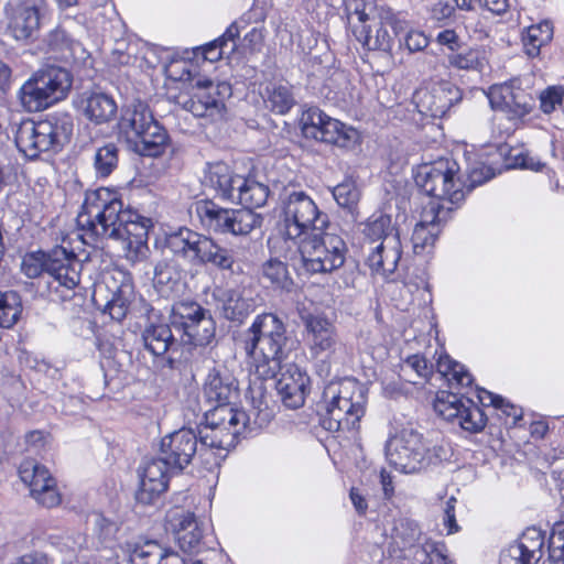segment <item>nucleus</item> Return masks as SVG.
I'll use <instances>...</instances> for the list:
<instances>
[{
	"label": "nucleus",
	"instance_id": "nucleus-1",
	"mask_svg": "<svg viewBox=\"0 0 564 564\" xmlns=\"http://www.w3.org/2000/svg\"><path fill=\"white\" fill-rule=\"evenodd\" d=\"M86 243L111 239L120 241L129 260H143L149 250L152 220L127 207L118 194L107 187L87 191L76 218Z\"/></svg>",
	"mask_w": 564,
	"mask_h": 564
},
{
	"label": "nucleus",
	"instance_id": "nucleus-2",
	"mask_svg": "<svg viewBox=\"0 0 564 564\" xmlns=\"http://www.w3.org/2000/svg\"><path fill=\"white\" fill-rule=\"evenodd\" d=\"M286 341L284 323L275 314L264 313L258 315L245 333L243 349L252 359L259 378H273L281 370L275 382L278 394L285 406L299 409L305 402L310 377L295 364L281 368Z\"/></svg>",
	"mask_w": 564,
	"mask_h": 564
},
{
	"label": "nucleus",
	"instance_id": "nucleus-3",
	"mask_svg": "<svg viewBox=\"0 0 564 564\" xmlns=\"http://www.w3.org/2000/svg\"><path fill=\"white\" fill-rule=\"evenodd\" d=\"M367 389L352 378L328 383L318 404L319 423L329 432L350 431L365 414Z\"/></svg>",
	"mask_w": 564,
	"mask_h": 564
},
{
	"label": "nucleus",
	"instance_id": "nucleus-4",
	"mask_svg": "<svg viewBox=\"0 0 564 564\" xmlns=\"http://www.w3.org/2000/svg\"><path fill=\"white\" fill-rule=\"evenodd\" d=\"M389 464L404 474H413L437 465L447 457V449L441 443L424 438L412 423L395 429L386 444Z\"/></svg>",
	"mask_w": 564,
	"mask_h": 564
},
{
	"label": "nucleus",
	"instance_id": "nucleus-5",
	"mask_svg": "<svg viewBox=\"0 0 564 564\" xmlns=\"http://www.w3.org/2000/svg\"><path fill=\"white\" fill-rule=\"evenodd\" d=\"M272 413L269 409L254 406L250 413L232 406V402L215 403L206 415V426L199 430L202 447L225 448L234 438L247 429L264 426L270 422Z\"/></svg>",
	"mask_w": 564,
	"mask_h": 564
},
{
	"label": "nucleus",
	"instance_id": "nucleus-6",
	"mask_svg": "<svg viewBox=\"0 0 564 564\" xmlns=\"http://www.w3.org/2000/svg\"><path fill=\"white\" fill-rule=\"evenodd\" d=\"M73 131V117L66 112H58L40 121H21L17 127L14 141L19 151L33 160L42 152L62 150L69 142Z\"/></svg>",
	"mask_w": 564,
	"mask_h": 564
},
{
	"label": "nucleus",
	"instance_id": "nucleus-7",
	"mask_svg": "<svg viewBox=\"0 0 564 564\" xmlns=\"http://www.w3.org/2000/svg\"><path fill=\"white\" fill-rule=\"evenodd\" d=\"M118 129L119 134L143 156L160 155L169 141L167 131L142 101H135L123 109Z\"/></svg>",
	"mask_w": 564,
	"mask_h": 564
},
{
	"label": "nucleus",
	"instance_id": "nucleus-8",
	"mask_svg": "<svg viewBox=\"0 0 564 564\" xmlns=\"http://www.w3.org/2000/svg\"><path fill=\"white\" fill-rule=\"evenodd\" d=\"M329 227L328 215L304 191H293L281 198V235L286 241L296 245Z\"/></svg>",
	"mask_w": 564,
	"mask_h": 564
},
{
	"label": "nucleus",
	"instance_id": "nucleus-9",
	"mask_svg": "<svg viewBox=\"0 0 564 564\" xmlns=\"http://www.w3.org/2000/svg\"><path fill=\"white\" fill-rule=\"evenodd\" d=\"M194 212L200 226L214 234L247 236L261 227L263 217L249 209L224 208L212 199H199Z\"/></svg>",
	"mask_w": 564,
	"mask_h": 564
},
{
	"label": "nucleus",
	"instance_id": "nucleus-10",
	"mask_svg": "<svg viewBox=\"0 0 564 564\" xmlns=\"http://www.w3.org/2000/svg\"><path fill=\"white\" fill-rule=\"evenodd\" d=\"M304 269L310 273H330L341 268L348 252L345 240L328 229L318 230L296 243Z\"/></svg>",
	"mask_w": 564,
	"mask_h": 564
},
{
	"label": "nucleus",
	"instance_id": "nucleus-11",
	"mask_svg": "<svg viewBox=\"0 0 564 564\" xmlns=\"http://www.w3.org/2000/svg\"><path fill=\"white\" fill-rule=\"evenodd\" d=\"M458 171L455 161L441 159L421 166L415 175V183L423 193L435 198L434 202L457 204L465 198V184L458 176Z\"/></svg>",
	"mask_w": 564,
	"mask_h": 564
},
{
	"label": "nucleus",
	"instance_id": "nucleus-12",
	"mask_svg": "<svg viewBox=\"0 0 564 564\" xmlns=\"http://www.w3.org/2000/svg\"><path fill=\"white\" fill-rule=\"evenodd\" d=\"M171 326L181 334L185 345L205 347L216 335V323L208 310L194 301H180L173 304L170 315Z\"/></svg>",
	"mask_w": 564,
	"mask_h": 564
},
{
	"label": "nucleus",
	"instance_id": "nucleus-13",
	"mask_svg": "<svg viewBox=\"0 0 564 564\" xmlns=\"http://www.w3.org/2000/svg\"><path fill=\"white\" fill-rule=\"evenodd\" d=\"M304 341L313 359L332 361L343 348L336 325L323 313H301Z\"/></svg>",
	"mask_w": 564,
	"mask_h": 564
},
{
	"label": "nucleus",
	"instance_id": "nucleus-14",
	"mask_svg": "<svg viewBox=\"0 0 564 564\" xmlns=\"http://www.w3.org/2000/svg\"><path fill=\"white\" fill-rule=\"evenodd\" d=\"M83 262L73 250L56 246L46 254V274L52 292L58 293L62 300L70 297L80 282Z\"/></svg>",
	"mask_w": 564,
	"mask_h": 564
},
{
	"label": "nucleus",
	"instance_id": "nucleus-15",
	"mask_svg": "<svg viewBox=\"0 0 564 564\" xmlns=\"http://www.w3.org/2000/svg\"><path fill=\"white\" fill-rule=\"evenodd\" d=\"M435 412L445 421L457 424L469 433L482 431L488 416L471 399L458 393L442 391L434 402Z\"/></svg>",
	"mask_w": 564,
	"mask_h": 564
},
{
	"label": "nucleus",
	"instance_id": "nucleus-16",
	"mask_svg": "<svg viewBox=\"0 0 564 564\" xmlns=\"http://www.w3.org/2000/svg\"><path fill=\"white\" fill-rule=\"evenodd\" d=\"M167 529L174 535L180 549L187 554H198L206 550V528L194 512L175 507L166 513Z\"/></svg>",
	"mask_w": 564,
	"mask_h": 564
},
{
	"label": "nucleus",
	"instance_id": "nucleus-17",
	"mask_svg": "<svg viewBox=\"0 0 564 564\" xmlns=\"http://www.w3.org/2000/svg\"><path fill=\"white\" fill-rule=\"evenodd\" d=\"M193 93L185 101L184 108L195 117H214L220 115L225 99L231 96V86L227 82H213L207 78L192 79Z\"/></svg>",
	"mask_w": 564,
	"mask_h": 564
},
{
	"label": "nucleus",
	"instance_id": "nucleus-18",
	"mask_svg": "<svg viewBox=\"0 0 564 564\" xmlns=\"http://www.w3.org/2000/svg\"><path fill=\"white\" fill-rule=\"evenodd\" d=\"M21 480L29 486L31 496L43 507L53 508L61 503L56 480L50 470L34 459H24L19 468Z\"/></svg>",
	"mask_w": 564,
	"mask_h": 564
},
{
	"label": "nucleus",
	"instance_id": "nucleus-19",
	"mask_svg": "<svg viewBox=\"0 0 564 564\" xmlns=\"http://www.w3.org/2000/svg\"><path fill=\"white\" fill-rule=\"evenodd\" d=\"M489 104L509 119H519L529 115L534 107L532 95L514 83L494 85L488 91Z\"/></svg>",
	"mask_w": 564,
	"mask_h": 564
},
{
	"label": "nucleus",
	"instance_id": "nucleus-20",
	"mask_svg": "<svg viewBox=\"0 0 564 564\" xmlns=\"http://www.w3.org/2000/svg\"><path fill=\"white\" fill-rule=\"evenodd\" d=\"M43 0H13L8 9V31L18 41L33 40L40 31Z\"/></svg>",
	"mask_w": 564,
	"mask_h": 564
},
{
	"label": "nucleus",
	"instance_id": "nucleus-21",
	"mask_svg": "<svg viewBox=\"0 0 564 564\" xmlns=\"http://www.w3.org/2000/svg\"><path fill=\"white\" fill-rule=\"evenodd\" d=\"M199 435L192 429L183 427L161 440L162 457L170 464V468L183 470L188 466L198 452Z\"/></svg>",
	"mask_w": 564,
	"mask_h": 564
},
{
	"label": "nucleus",
	"instance_id": "nucleus-22",
	"mask_svg": "<svg viewBox=\"0 0 564 564\" xmlns=\"http://www.w3.org/2000/svg\"><path fill=\"white\" fill-rule=\"evenodd\" d=\"M451 209L449 206L437 202L427 204L423 210L422 220L415 225L412 232L411 241L414 253L421 254L434 246L441 232L440 224L446 220Z\"/></svg>",
	"mask_w": 564,
	"mask_h": 564
},
{
	"label": "nucleus",
	"instance_id": "nucleus-23",
	"mask_svg": "<svg viewBox=\"0 0 564 564\" xmlns=\"http://www.w3.org/2000/svg\"><path fill=\"white\" fill-rule=\"evenodd\" d=\"M209 239L208 236L182 227L166 236L165 246L177 259L192 267H200Z\"/></svg>",
	"mask_w": 564,
	"mask_h": 564
},
{
	"label": "nucleus",
	"instance_id": "nucleus-24",
	"mask_svg": "<svg viewBox=\"0 0 564 564\" xmlns=\"http://www.w3.org/2000/svg\"><path fill=\"white\" fill-rule=\"evenodd\" d=\"M170 464L163 458H151L140 470V487L135 499L142 505H152L169 486Z\"/></svg>",
	"mask_w": 564,
	"mask_h": 564
},
{
	"label": "nucleus",
	"instance_id": "nucleus-25",
	"mask_svg": "<svg viewBox=\"0 0 564 564\" xmlns=\"http://www.w3.org/2000/svg\"><path fill=\"white\" fill-rule=\"evenodd\" d=\"M460 89L451 82H440L430 89L416 93L420 111L433 118H443L453 106L462 100Z\"/></svg>",
	"mask_w": 564,
	"mask_h": 564
},
{
	"label": "nucleus",
	"instance_id": "nucleus-26",
	"mask_svg": "<svg viewBox=\"0 0 564 564\" xmlns=\"http://www.w3.org/2000/svg\"><path fill=\"white\" fill-rule=\"evenodd\" d=\"M74 102L85 118L95 124L108 123L117 116V102L102 91H85Z\"/></svg>",
	"mask_w": 564,
	"mask_h": 564
},
{
	"label": "nucleus",
	"instance_id": "nucleus-27",
	"mask_svg": "<svg viewBox=\"0 0 564 564\" xmlns=\"http://www.w3.org/2000/svg\"><path fill=\"white\" fill-rule=\"evenodd\" d=\"M241 176L224 162L207 163L202 184L213 189L219 198L230 202L235 198L234 194L238 186L236 181L241 178Z\"/></svg>",
	"mask_w": 564,
	"mask_h": 564
},
{
	"label": "nucleus",
	"instance_id": "nucleus-28",
	"mask_svg": "<svg viewBox=\"0 0 564 564\" xmlns=\"http://www.w3.org/2000/svg\"><path fill=\"white\" fill-rule=\"evenodd\" d=\"M204 393L210 403L232 402L238 397V381L226 367L215 366L205 379Z\"/></svg>",
	"mask_w": 564,
	"mask_h": 564
},
{
	"label": "nucleus",
	"instance_id": "nucleus-29",
	"mask_svg": "<svg viewBox=\"0 0 564 564\" xmlns=\"http://www.w3.org/2000/svg\"><path fill=\"white\" fill-rule=\"evenodd\" d=\"M401 241L399 236H388L386 242L370 247L367 263L375 273L388 275L397 270L401 259Z\"/></svg>",
	"mask_w": 564,
	"mask_h": 564
},
{
	"label": "nucleus",
	"instance_id": "nucleus-30",
	"mask_svg": "<svg viewBox=\"0 0 564 564\" xmlns=\"http://www.w3.org/2000/svg\"><path fill=\"white\" fill-rule=\"evenodd\" d=\"M153 285L163 297L178 294L183 286V270L174 259H163L154 267Z\"/></svg>",
	"mask_w": 564,
	"mask_h": 564
},
{
	"label": "nucleus",
	"instance_id": "nucleus-31",
	"mask_svg": "<svg viewBox=\"0 0 564 564\" xmlns=\"http://www.w3.org/2000/svg\"><path fill=\"white\" fill-rule=\"evenodd\" d=\"M55 102L65 99L73 85L72 74L64 67L47 65L34 73Z\"/></svg>",
	"mask_w": 564,
	"mask_h": 564
},
{
	"label": "nucleus",
	"instance_id": "nucleus-32",
	"mask_svg": "<svg viewBox=\"0 0 564 564\" xmlns=\"http://www.w3.org/2000/svg\"><path fill=\"white\" fill-rule=\"evenodd\" d=\"M236 182L238 186L230 203L242 205V209L251 212L265 205L270 194L268 185L245 176L237 178Z\"/></svg>",
	"mask_w": 564,
	"mask_h": 564
},
{
	"label": "nucleus",
	"instance_id": "nucleus-33",
	"mask_svg": "<svg viewBox=\"0 0 564 564\" xmlns=\"http://www.w3.org/2000/svg\"><path fill=\"white\" fill-rule=\"evenodd\" d=\"M217 308L231 322L241 323L251 312V305L237 290L216 289L213 293Z\"/></svg>",
	"mask_w": 564,
	"mask_h": 564
},
{
	"label": "nucleus",
	"instance_id": "nucleus-34",
	"mask_svg": "<svg viewBox=\"0 0 564 564\" xmlns=\"http://www.w3.org/2000/svg\"><path fill=\"white\" fill-rule=\"evenodd\" d=\"M261 96L265 108L275 115L284 116L296 105L293 87L289 83H268Z\"/></svg>",
	"mask_w": 564,
	"mask_h": 564
},
{
	"label": "nucleus",
	"instance_id": "nucleus-35",
	"mask_svg": "<svg viewBox=\"0 0 564 564\" xmlns=\"http://www.w3.org/2000/svg\"><path fill=\"white\" fill-rule=\"evenodd\" d=\"M19 99L29 112H37L56 104L33 74L20 88Z\"/></svg>",
	"mask_w": 564,
	"mask_h": 564
},
{
	"label": "nucleus",
	"instance_id": "nucleus-36",
	"mask_svg": "<svg viewBox=\"0 0 564 564\" xmlns=\"http://www.w3.org/2000/svg\"><path fill=\"white\" fill-rule=\"evenodd\" d=\"M171 324H150L142 332L144 348L154 356H163L175 346Z\"/></svg>",
	"mask_w": 564,
	"mask_h": 564
},
{
	"label": "nucleus",
	"instance_id": "nucleus-37",
	"mask_svg": "<svg viewBox=\"0 0 564 564\" xmlns=\"http://www.w3.org/2000/svg\"><path fill=\"white\" fill-rule=\"evenodd\" d=\"M239 33L237 23H231L221 36L202 47L204 59L214 63L224 55H231L237 48L236 40Z\"/></svg>",
	"mask_w": 564,
	"mask_h": 564
},
{
	"label": "nucleus",
	"instance_id": "nucleus-38",
	"mask_svg": "<svg viewBox=\"0 0 564 564\" xmlns=\"http://www.w3.org/2000/svg\"><path fill=\"white\" fill-rule=\"evenodd\" d=\"M553 39V25L550 21H542L530 25L522 35L524 53L533 58L540 55L541 48Z\"/></svg>",
	"mask_w": 564,
	"mask_h": 564
},
{
	"label": "nucleus",
	"instance_id": "nucleus-39",
	"mask_svg": "<svg viewBox=\"0 0 564 564\" xmlns=\"http://www.w3.org/2000/svg\"><path fill=\"white\" fill-rule=\"evenodd\" d=\"M357 138L358 132L354 128L347 127L339 120L327 116L326 124L322 131L319 141L340 148H348L356 143Z\"/></svg>",
	"mask_w": 564,
	"mask_h": 564
},
{
	"label": "nucleus",
	"instance_id": "nucleus-40",
	"mask_svg": "<svg viewBox=\"0 0 564 564\" xmlns=\"http://www.w3.org/2000/svg\"><path fill=\"white\" fill-rule=\"evenodd\" d=\"M120 274L122 275V281L120 285L112 290V296L107 301L104 310L112 319L118 322H121L126 317L130 306V295L132 293L130 279L121 272Z\"/></svg>",
	"mask_w": 564,
	"mask_h": 564
},
{
	"label": "nucleus",
	"instance_id": "nucleus-41",
	"mask_svg": "<svg viewBox=\"0 0 564 564\" xmlns=\"http://www.w3.org/2000/svg\"><path fill=\"white\" fill-rule=\"evenodd\" d=\"M235 263L236 259L234 250L219 245L215 239L210 237L206 247V251L203 254L200 267L209 265L220 271L234 272Z\"/></svg>",
	"mask_w": 564,
	"mask_h": 564
},
{
	"label": "nucleus",
	"instance_id": "nucleus-42",
	"mask_svg": "<svg viewBox=\"0 0 564 564\" xmlns=\"http://www.w3.org/2000/svg\"><path fill=\"white\" fill-rule=\"evenodd\" d=\"M478 399L484 406H492L495 410L500 411L506 416L505 424L509 426H517L522 420L523 411L521 408L508 402L501 395L495 394L485 389L478 390Z\"/></svg>",
	"mask_w": 564,
	"mask_h": 564
},
{
	"label": "nucleus",
	"instance_id": "nucleus-43",
	"mask_svg": "<svg viewBox=\"0 0 564 564\" xmlns=\"http://www.w3.org/2000/svg\"><path fill=\"white\" fill-rule=\"evenodd\" d=\"M364 237L370 245L380 241L386 242L388 236H399L398 229L392 224L391 216L380 214L372 215L362 228Z\"/></svg>",
	"mask_w": 564,
	"mask_h": 564
},
{
	"label": "nucleus",
	"instance_id": "nucleus-44",
	"mask_svg": "<svg viewBox=\"0 0 564 564\" xmlns=\"http://www.w3.org/2000/svg\"><path fill=\"white\" fill-rule=\"evenodd\" d=\"M392 540L400 550H410L421 543V528L414 520L400 519L394 525Z\"/></svg>",
	"mask_w": 564,
	"mask_h": 564
},
{
	"label": "nucleus",
	"instance_id": "nucleus-45",
	"mask_svg": "<svg viewBox=\"0 0 564 564\" xmlns=\"http://www.w3.org/2000/svg\"><path fill=\"white\" fill-rule=\"evenodd\" d=\"M22 313V302L15 291H0V328L13 327Z\"/></svg>",
	"mask_w": 564,
	"mask_h": 564
},
{
	"label": "nucleus",
	"instance_id": "nucleus-46",
	"mask_svg": "<svg viewBox=\"0 0 564 564\" xmlns=\"http://www.w3.org/2000/svg\"><path fill=\"white\" fill-rule=\"evenodd\" d=\"M437 371L445 377L449 383L457 387H469L473 383V376L459 362L453 360L449 356H440L437 360Z\"/></svg>",
	"mask_w": 564,
	"mask_h": 564
},
{
	"label": "nucleus",
	"instance_id": "nucleus-47",
	"mask_svg": "<svg viewBox=\"0 0 564 564\" xmlns=\"http://www.w3.org/2000/svg\"><path fill=\"white\" fill-rule=\"evenodd\" d=\"M119 149L112 143L98 148L94 155V169L97 177H108L118 166Z\"/></svg>",
	"mask_w": 564,
	"mask_h": 564
},
{
	"label": "nucleus",
	"instance_id": "nucleus-48",
	"mask_svg": "<svg viewBox=\"0 0 564 564\" xmlns=\"http://www.w3.org/2000/svg\"><path fill=\"white\" fill-rule=\"evenodd\" d=\"M512 545L520 549L532 562L538 563L543 555L544 534L541 530L529 528Z\"/></svg>",
	"mask_w": 564,
	"mask_h": 564
},
{
	"label": "nucleus",
	"instance_id": "nucleus-49",
	"mask_svg": "<svg viewBox=\"0 0 564 564\" xmlns=\"http://www.w3.org/2000/svg\"><path fill=\"white\" fill-rule=\"evenodd\" d=\"M164 554L165 547L156 541H145L129 550L131 564H161Z\"/></svg>",
	"mask_w": 564,
	"mask_h": 564
},
{
	"label": "nucleus",
	"instance_id": "nucleus-50",
	"mask_svg": "<svg viewBox=\"0 0 564 564\" xmlns=\"http://www.w3.org/2000/svg\"><path fill=\"white\" fill-rule=\"evenodd\" d=\"M327 115L317 107H310L304 110L300 118V127L303 135L307 139L319 141L322 131L326 124Z\"/></svg>",
	"mask_w": 564,
	"mask_h": 564
},
{
	"label": "nucleus",
	"instance_id": "nucleus-51",
	"mask_svg": "<svg viewBox=\"0 0 564 564\" xmlns=\"http://www.w3.org/2000/svg\"><path fill=\"white\" fill-rule=\"evenodd\" d=\"M262 274L275 289L291 291L294 284L286 264L278 259H270L263 263Z\"/></svg>",
	"mask_w": 564,
	"mask_h": 564
},
{
	"label": "nucleus",
	"instance_id": "nucleus-52",
	"mask_svg": "<svg viewBox=\"0 0 564 564\" xmlns=\"http://www.w3.org/2000/svg\"><path fill=\"white\" fill-rule=\"evenodd\" d=\"M45 41L50 50L59 53L61 57L64 59L73 57L77 48L80 47L79 43L74 41L67 32L61 28L51 31Z\"/></svg>",
	"mask_w": 564,
	"mask_h": 564
},
{
	"label": "nucleus",
	"instance_id": "nucleus-53",
	"mask_svg": "<svg viewBox=\"0 0 564 564\" xmlns=\"http://www.w3.org/2000/svg\"><path fill=\"white\" fill-rule=\"evenodd\" d=\"M332 194L338 206L348 210H352L360 198V191L351 177H347L341 183L334 186Z\"/></svg>",
	"mask_w": 564,
	"mask_h": 564
},
{
	"label": "nucleus",
	"instance_id": "nucleus-54",
	"mask_svg": "<svg viewBox=\"0 0 564 564\" xmlns=\"http://www.w3.org/2000/svg\"><path fill=\"white\" fill-rule=\"evenodd\" d=\"M447 62L458 69L475 70L481 67V53L478 48H467L458 53L454 51L447 55Z\"/></svg>",
	"mask_w": 564,
	"mask_h": 564
},
{
	"label": "nucleus",
	"instance_id": "nucleus-55",
	"mask_svg": "<svg viewBox=\"0 0 564 564\" xmlns=\"http://www.w3.org/2000/svg\"><path fill=\"white\" fill-rule=\"evenodd\" d=\"M46 254L44 252L25 254L21 263L22 272L30 279L39 278L42 273L46 274Z\"/></svg>",
	"mask_w": 564,
	"mask_h": 564
},
{
	"label": "nucleus",
	"instance_id": "nucleus-56",
	"mask_svg": "<svg viewBox=\"0 0 564 564\" xmlns=\"http://www.w3.org/2000/svg\"><path fill=\"white\" fill-rule=\"evenodd\" d=\"M549 558L554 564H564V523H557L549 541Z\"/></svg>",
	"mask_w": 564,
	"mask_h": 564
},
{
	"label": "nucleus",
	"instance_id": "nucleus-57",
	"mask_svg": "<svg viewBox=\"0 0 564 564\" xmlns=\"http://www.w3.org/2000/svg\"><path fill=\"white\" fill-rule=\"evenodd\" d=\"M563 97L564 88L562 86L547 87L539 95L540 109L546 115L552 113L557 106L562 105Z\"/></svg>",
	"mask_w": 564,
	"mask_h": 564
},
{
	"label": "nucleus",
	"instance_id": "nucleus-58",
	"mask_svg": "<svg viewBox=\"0 0 564 564\" xmlns=\"http://www.w3.org/2000/svg\"><path fill=\"white\" fill-rule=\"evenodd\" d=\"M495 176L494 170L484 164L482 162H475L467 169V181L468 185L465 184L467 192H470L474 187L484 184Z\"/></svg>",
	"mask_w": 564,
	"mask_h": 564
},
{
	"label": "nucleus",
	"instance_id": "nucleus-59",
	"mask_svg": "<svg viewBox=\"0 0 564 564\" xmlns=\"http://www.w3.org/2000/svg\"><path fill=\"white\" fill-rule=\"evenodd\" d=\"M422 549L429 557L427 564H452L448 557L444 554V543L425 540L422 544Z\"/></svg>",
	"mask_w": 564,
	"mask_h": 564
},
{
	"label": "nucleus",
	"instance_id": "nucleus-60",
	"mask_svg": "<svg viewBox=\"0 0 564 564\" xmlns=\"http://www.w3.org/2000/svg\"><path fill=\"white\" fill-rule=\"evenodd\" d=\"M95 530L100 539L109 541L116 538L119 531V524L104 516H98L95 521Z\"/></svg>",
	"mask_w": 564,
	"mask_h": 564
},
{
	"label": "nucleus",
	"instance_id": "nucleus-61",
	"mask_svg": "<svg viewBox=\"0 0 564 564\" xmlns=\"http://www.w3.org/2000/svg\"><path fill=\"white\" fill-rule=\"evenodd\" d=\"M392 48V37L387 28L381 25L376 30V35L370 37L368 50L389 52Z\"/></svg>",
	"mask_w": 564,
	"mask_h": 564
},
{
	"label": "nucleus",
	"instance_id": "nucleus-62",
	"mask_svg": "<svg viewBox=\"0 0 564 564\" xmlns=\"http://www.w3.org/2000/svg\"><path fill=\"white\" fill-rule=\"evenodd\" d=\"M499 564H535L520 549L510 544L500 554Z\"/></svg>",
	"mask_w": 564,
	"mask_h": 564
},
{
	"label": "nucleus",
	"instance_id": "nucleus-63",
	"mask_svg": "<svg viewBox=\"0 0 564 564\" xmlns=\"http://www.w3.org/2000/svg\"><path fill=\"white\" fill-rule=\"evenodd\" d=\"M404 44L411 52H420L429 45L427 36L421 31H409L404 37Z\"/></svg>",
	"mask_w": 564,
	"mask_h": 564
},
{
	"label": "nucleus",
	"instance_id": "nucleus-64",
	"mask_svg": "<svg viewBox=\"0 0 564 564\" xmlns=\"http://www.w3.org/2000/svg\"><path fill=\"white\" fill-rule=\"evenodd\" d=\"M405 365L413 369L421 378H427L432 373V366L421 355L409 356L405 359Z\"/></svg>",
	"mask_w": 564,
	"mask_h": 564
}]
</instances>
